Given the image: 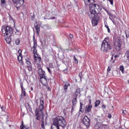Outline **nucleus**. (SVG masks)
Segmentation results:
<instances>
[{
    "instance_id": "obj_8",
    "label": "nucleus",
    "mask_w": 129,
    "mask_h": 129,
    "mask_svg": "<svg viewBox=\"0 0 129 129\" xmlns=\"http://www.w3.org/2000/svg\"><path fill=\"white\" fill-rule=\"evenodd\" d=\"M114 48L116 49V51L120 50L121 49V43H120V37H117L114 39L113 41Z\"/></svg>"
},
{
    "instance_id": "obj_2",
    "label": "nucleus",
    "mask_w": 129,
    "mask_h": 129,
    "mask_svg": "<svg viewBox=\"0 0 129 129\" xmlns=\"http://www.w3.org/2000/svg\"><path fill=\"white\" fill-rule=\"evenodd\" d=\"M37 41L35 39V37H33V46L31 48L32 49H33V53L34 56V61L35 63L37 64V65H39L41 63V61L42 58L41 56H39L37 53Z\"/></svg>"
},
{
    "instance_id": "obj_39",
    "label": "nucleus",
    "mask_w": 129,
    "mask_h": 129,
    "mask_svg": "<svg viewBox=\"0 0 129 129\" xmlns=\"http://www.w3.org/2000/svg\"><path fill=\"white\" fill-rule=\"evenodd\" d=\"M46 69H47V71H48L49 73H50V74H51V70L50 69V68L49 67H47Z\"/></svg>"
},
{
    "instance_id": "obj_10",
    "label": "nucleus",
    "mask_w": 129,
    "mask_h": 129,
    "mask_svg": "<svg viewBox=\"0 0 129 129\" xmlns=\"http://www.w3.org/2000/svg\"><path fill=\"white\" fill-rule=\"evenodd\" d=\"M83 122L86 126H89L90 124V120L87 116H85L83 118Z\"/></svg>"
},
{
    "instance_id": "obj_4",
    "label": "nucleus",
    "mask_w": 129,
    "mask_h": 129,
    "mask_svg": "<svg viewBox=\"0 0 129 129\" xmlns=\"http://www.w3.org/2000/svg\"><path fill=\"white\" fill-rule=\"evenodd\" d=\"M101 49L103 52H107L109 50H111V45H110V42L108 39L105 38L103 41Z\"/></svg>"
},
{
    "instance_id": "obj_36",
    "label": "nucleus",
    "mask_w": 129,
    "mask_h": 129,
    "mask_svg": "<svg viewBox=\"0 0 129 129\" xmlns=\"http://www.w3.org/2000/svg\"><path fill=\"white\" fill-rule=\"evenodd\" d=\"M83 105V104H82L81 103H80V111H81V112H82V106Z\"/></svg>"
},
{
    "instance_id": "obj_6",
    "label": "nucleus",
    "mask_w": 129,
    "mask_h": 129,
    "mask_svg": "<svg viewBox=\"0 0 129 129\" xmlns=\"http://www.w3.org/2000/svg\"><path fill=\"white\" fill-rule=\"evenodd\" d=\"M88 15L90 19H92V25L93 27L97 26V25H98V23H99L100 20L98 14H91L88 13Z\"/></svg>"
},
{
    "instance_id": "obj_25",
    "label": "nucleus",
    "mask_w": 129,
    "mask_h": 129,
    "mask_svg": "<svg viewBox=\"0 0 129 129\" xmlns=\"http://www.w3.org/2000/svg\"><path fill=\"white\" fill-rule=\"evenodd\" d=\"M27 68H28V71L30 72L33 70V67H32V64L30 66H27Z\"/></svg>"
},
{
    "instance_id": "obj_47",
    "label": "nucleus",
    "mask_w": 129,
    "mask_h": 129,
    "mask_svg": "<svg viewBox=\"0 0 129 129\" xmlns=\"http://www.w3.org/2000/svg\"><path fill=\"white\" fill-rule=\"evenodd\" d=\"M47 89L49 91H51V88H50V87H47Z\"/></svg>"
},
{
    "instance_id": "obj_52",
    "label": "nucleus",
    "mask_w": 129,
    "mask_h": 129,
    "mask_svg": "<svg viewBox=\"0 0 129 129\" xmlns=\"http://www.w3.org/2000/svg\"><path fill=\"white\" fill-rule=\"evenodd\" d=\"M1 108L3 110L4 109V107H2Z\"/></svg>"
},
{
    "instance_id": "obj_46",
    "label": "nucleus",
    "mask_w": 129,
    "mask_h": 129,
    "mask_svg": "<svg viewBox=\"0 0 129 129\" xmlns=\"http://www.w3.org/2000/svg\"><path fill=\"white\" fill-rule=\"evenodd\" d=\"M70 37L71 38V39L73 38V35H72V34H70Z\"/></svg>"
},
{
    "instance_id": "obj_13",
    "label": "nucleus",
    "mask_w": 129,
    "mask_h": 129,
    "mask_svg": "<svg viewBox=\"0 0 129 129\" xmlns=\"http://www.w3.org/2000/svg\"><path fill=\"white\" fill-rule=\"evenodd\" d=\"M70 86V84L68 83V82H64V85L63 87V90L64 92H67V89H68V87Z\"/></svg>"
},
{
    "instance_id": "obj_7",
    "label": "nucleus",
    "mask_w": 129,
    "mask_h": 129,
    "mask_svg": "<svg viewBox=\"0 0 129 129\" xmlns=\"http://www.w3.org/2000/svg\"><path fill=\"white\" fill-rule=\"evenodd\" d=\"M2 32L4 36H8L11 37L14 33V29L12 27L8 26L6 27H3L2 29Z\"/></svg>"
},
{
    "instance_id": "obj_23",
    "label": "nucleus",
    "mask_w": 129,
    "mask_h": 129,
    "mask_svg": "<svg viewBox=\"0 0 129 129\" xmlns=\"http://www.w3.org/2000/svg\"><path fill=\"white\" fill-rule=\"evenodd\" d=\"M100 104V100H97L95 103V107H97Z\"/></svg>"
},
{
    "instance_id": "obj_31",
    "label": "nucleus",
    "mask_w": 129,
    "mask_h": 129,
    "mask_svg": "<svg viewBox=\"0 0 129 129\" xmlns=\"http://www.w3.org/2000/svg\"><path fill=\"white\" fill-rule=\"evenodd\" d=\"M74 59L75 60V62L76 64H78V60L77 59V58H76V57H75V55L74 56Z\"/></svg>"
},
{
    "instance_id": "obj_5",
    "label": "nucleus",
    "mask_w": 129,
    "mask_h": 129,
    "mask_svg": "<svg viewBox=\"0 0 129 129\" xmlns=\"http://www.w3.org/2000/svg\"><path fill=\"white\" fill-rule=\"evenodd\" d=\"M100 11H101L100 6L97 4H94L92 6H90V11H89L88 14L98 15Z\"/></svg>"
},
{
    "instance_id": "obj_34",
    "label": "nucleus",
    "mask_w": 129,
    "mask_h": 129,
    "mask_svg": "<svg viewBox=\"0 0 129 129\" xmlns=\"http://www.w3.org/2000/svg\"><path fill=\"white\" fill-rule=\"evenodd\" d=\"M15 43L16 45H19L20 44V39H18L15 41Z\"/></svg>"
},
{
    "instance_id": "obj_48",
    "label": "nucleus",
    "mask_w": 129,
    "mask_h": 129,
    "mask_svg": "<svg viewBox=\"0 0 129 129\" xmlns=\"http://www.w3.org/2000/svg\"><path fill=\"white\" fill-rule=\"evenodd\" d=\"M112 23L114 24V25H115V23H114V21H113V20H111Z\"/></svg>"
},
{
    "instance_id": "obj_30",
    "label": "nucleus",
    "mask_w": 129,
    "mask_h": 129,
    "mask_svg": "<svg viewBox=\"0 0 129 129\" xmlns=\"http://www.w3.org/2000/svg\"><path fill=\"white\" fill-rule=\"evenodd\" d=\"M95 129H101V128H100V126H99L98 124H96L95 125Z\"/></svg>"
},
{
    "instance_id": "obj_40",
    "label": "nucleus",
    "mask_w": 129,
    "mask_h": 129,
    "mask_svg": "<svg viewBox=\"0 0 129 129\" xmlns=\"http://www.w3.org/2000/svg\"><path fill=\"white\" fill-rule=\"evenodd\" d=\"M20 63H21V65H24V61L22 60V58H20Z\"/></svg>"
},
{
    "instance_id": "obj_35",
    "label": "nucleus",
    "mask_w": 129,
    "mask_h": 129,
    "mask_svg": "<svg viewBox=\"0 0 129 129\" xmlns=\"http://www.w3.org/2000/svg\"><path fill=\"white\" fill-rule=\"evenodd\" d=\"M79 76L80 78V80L81 81L82 79V73H80L79 74Z\"/></svg>"
},
{
    "instance_id": "obj_24",
    "label": "nucleus",
    "mask_w": 129,
    "mask_h": 129,
    "mask_svg": "<svg viewBox=\"0 0 129 129\" xmlns=\"http://www.w3.org/2000/svg\"><path fill=\"white\" fill-rule=\"evenodd\" d=\"M21 129H30L29 127H26V126L24 125V122L22 121V125L20 126Z\"/></svg>"
},
{
    "instance_id": "obj_14",
    "label": "nucleus",
    "mask_w": 129,
    "mask_h": 129,
    "mask_svg": "<svg viewBox=\"0 0 129 129\" xmlns=\"http://www.w3.org/2000/svg\"><path fill=\"white\" fill-rule=\"evenodd\" d=\"M85 6H91V4H92V2H93V0H84Z\"/></svg>"
},
{
    "instance_id": "obj_49",
    "label": "nucleus",
    "mask_w": 129,
    "mask_h": 129,
    "mask_svg": "<svg viewBox=\"0 0 129 129\" xmlns=\"http://www.w3.org/2000/svg\"><path fill=\"white\" fill-rule=\"evenodd\" d=\"M89 101L90 104H91V99H89Z\"/></svg>"
},
{
    "instance_id": "obj_18",
    "label": "nucleus",
    "mask_w": 129,
    "mask_h": 129,
    "mask_svg": "<svg viewBox=\"0 0 129 129\" xmlns=\"http://www.w3.org/2000/svg\"><path fill=\"white\" fill-rule=\"evenodd\" d=\"M18 53H19V56L18 57V59L19 60V61H20V58H21V59H23V55H22V50L21 49H19L18 50Z\"/></svg>"
},
{
    "instance_id": "obj_15",
    "label": "nucleus",
    "mask_w": 129,
    "mask_h": 129,
    "mask_svg": "<svg viewBox=\"0 0 129 129\" xmlns=\"http://www.w3.org/2000/svg\"><path fill=\"white\" fill-rule=\"evenodd\" d=\"M5 39L6 41L8 44H10L12 41V39L11 38V36H8V35H4Z\"/></svg>"
},
{
    "instance_id": "obj_41",
    "label": "nucleus",
    "mask_w": 129,
    "mask_h": 129,
    "mask_svg": "<svg viewBox=\"0 0 129 129\" xmlns=\"http://www.w3.org/2000/svg\"><path fill=\"white\" fill-rule=\"evenodd\" d=\"M122 114H123L124 115L126 114V110H123L122 111Z\"/></svg>"
},
{
    "instance_id": "obj_51",
    "label": "nucleus",
    "mask_w": 129,
    "mask_h": 129,
    "mask_svg": "<svg viewBox=\"0 0 129 129\" xmlns=\"http://www.w3.org/2000/svg\"><path fill=\"white\" fill-rule=\"evenodd\" d=\"M31 89L32 91H33V87H31Z\"/></svg>"
},
{
    "instance_id": "obj_53",
    "label": "nucleus",
    "mask_w": 129,
    "mask_h": 129,
    "mask_svg": "<svg viewBox=\"0 0 129 129\" xmlns=\"http://www.w3.org/2000/svg\"><path fill=\"white\" fill-rule=\"evenodd\" d=\"M55 19V17H52V18H51V19Z\"/></svg>"
},
{
    "instance_id": "obj_29",
    "label": "nucleus",
    "mask_w": 129,
    "mask_h": 129,
    "mask_svg": "<svg viewBox=\"0 0 129 129\" xmlns=\"http://www.w3.org/2000/svg\"><path fill=\"white\" fill-rule=\"evenodd\" d=\"M111 71V67L109 66L107 70V74H108L109 73V72H110Z\"/></svg>"
},
{
    "instance_id": "obj_27",
    "label": "nucleus",
    "mask_w": 129,
    "mask_h": 129,
    "mask_svg": "<svg viewBox=\"0 0 129 129\" xmlns=\"http://www.w3.org/2000/svg\"><path fill=\"white\" fill-rule=\"evenodd\" d=\"M41 129H45V124L44 123V121L43 120L42 121Z\"/></svg>"
},
{
    "instance_id": "obj_33",
    "label": "nucleus",
    "mask_w": 129,
    "mask_h": 129,
    "mask_svg": "<svg viewBox=\"0 0 129 129\" xmlns=\"http://www.w3.org/2000/svg\"><path fill=\"white\" fill-rule=\"evenodd\" d=\"M105 27L107 29L108 32L110 33V29H109V27H108V26L105 25Z\"/></svg>"
},
{
    "instance_id": "obj_20",
    "label": "nucleus",
    "mask_w": 129,
    "mask_h": 129,
    "mask_svg": "<svg viewBox=\"0 0 129 129\" xmlns=\"http://www.w3.org/2000/svg\"><path fill=\"white\" fill-rule=\"evenodd\" d=\"M21 98H23V96H26V91L25 89H22V93L21 94Z\"/></svg>"
},
{
    "instance_id": "obj_9",
    "label": "nucleus",
    "mask_w": 129,
    "mask_h": 129,
    "mask_svg": "<svg viewBox=\"0 0 129 129\" xmlns=\"http://www.w3.org/2000/svg\"><path fill=\"white\" fill-rule=\"evenodd\" d=\"M13 3L15 4L16 6H18V8L22 7L24 4H25V1L24 0H12Z\"/></svg>"
},
{
    "instance_id": "obj_21",
    "label": "nucleus",
    "mask_w": 129,
    "mask_h": 129,
    "mask_svg": "<svg viewBox=\"0 0 129 129\" xmlns=\"http://www.w3.org/2000/svg\"><path fill=\"white\" fill-rule=\"evenodd\" d=\"M108 16L111 21H112V19H115V18H116V16H115V15H114L111 13H110V14Z\"/></svg>"
},
{
    "instance_id": "obj_54",
    "label": "nucleus",
    "mask_w": 129,
    "mask_h": 129,
    "mask_svg": "<svg viewBox=\"0 0 129 129\" xmlns=\"http://www.w3.org/2000/svg\"><path fill=\"white\" fill-rule=\"evenodd\" d=\"M126 37H127V35H126Z\"/></svg>"
},
{
    "instance_id": "obj_3",
    "label": "nucleus",
    "mask_w": 129,
    "mask_h": 129,
    "mask_svg": "<svg viewBox=\"0 0 129 129\" xmlns=\"http://www.w3.org/2000/svg\"><path fill=\"white\" fill-rule=\"evenodd\" d=\"M44 100H40V105L39 106V109L36 108L35 110V116L36 117V119L37 120H40L41 114H43V110H44Z\"/></svg>"
},
{
    "instance_id": "obj_43",
    "label": "nucleus",
    "mask_w": 129,
    "mask_h": 129,
    "mask_svg": "<svg viewBox=\"0 0 129 129\" xmlns=\"http://www.w3.org/2000/svg\"><path fill=\"white\" fill-rule=\"evenodd\" d=\"M76 93H80V90L77 89Z\"/></svg>"
},
{
    "instance_id": "obj_1",
    "label": "nucleus",
    "mask_w": 129,
    "mask_h": 129,
    "mask_svg": "<svg viewBox=\"0 0 129 129\" xmlns=\"http://www.w3.org/2000/svg\"><path fill=\"white\" fill-rule=\"evenodd\" d=\"M67 122L63 116H57L53 119L51 129H63L66 127Z\"/></svg>"
},
{
    "instance_id": "obj_45",
    "label": "nucleus",
    "mask_w": 129,
    "mask_h": 129,
    "mask_svg": "<svg viewBox=\"0 0 129 129\" xmlns=\"http://www.w3.org/2000/svg\"><path fill=\"white\" fill-rule=\"evenodd\" d=\"M108 118H111V114H108Z\"/></svg>"
},
{
    "instance_id": "obj_12",
    "label": "nucleus",
    "mask_w": 129,
    "mask_h": 129,
    "mask_svg": "<svg viewBox=\"0 0 129 129\" xmlns=\"http://www.w3.org/2000/svg\"><path fill=\"white\" fill-rule=\"evenodd\" d=\"M38 74L40 76V77H45V71H44L42 69L40 68L38 70Z\"/></svg>"
},
{
    "instance_id": "obj_11",
    "label": "nucleus",
    "mask_w": 129,
    "mask_h": 129,
    "mask_svg": "<svg viewBox=\"0 0 129 129\" xmlns=\"http://www.w3.org/2000/svg\"><path fill=\"white\" fill-rule=\"evenodd\" d=\"M40 81L42 85H46L47 83V77H41L40 78Z\"/></svg>"
},
{
    "instance_id": "obj_19",
    "label": "nucleus",
    "mask_w": 129,
    "mask_h": 129,
    "mask_svg": "<svg viewBox=\"0 0 129 129\" xmlns=\"http://www.w3.org/2000/svg\"><path fill=\"white\" fill-rule=\"evenodd\" d=\"M25 62H26V64H27L28 66L32 65V64L31 63V59L29 58H25Z\"/></svg>"
},
{
    "instance_id": "obj_37",
    "label": "nucleus",
    "mask_w": 129,
    "mask_h": 129,
    "mask_svg": "<svg viewBox=\"0 0 129 129\" xmlns=\"http://www.w3.org/2000/svg\"><path fill=\"white\" fill-rule=\"evenodd\" d=\"M20 86H21V89H25L23 86V82H20Z\"/></svg>"
},
{
    "instance_id": "obj_44",
    "label": "nucleus",
    "mask_w": 129,
    "mask_h": 129,
    "mask_svg": "<svg viewBox=\"0 0 129 129\" xmlns=\"http://www.w3.org/2000/svg\"><path fill=\"white\" fill-rule=\"evenodd\" d=\"M19 33H20V31H19V30L16 29V31L15 32V34H17V35H18L19 34Z\"/></svg>"
},
{
    "instance_id": "obj_38",
    "label": "nucleus",
    "mask_w": 129,
    "mask_h": 129,
    "mask_svg": "<svg viewBox=\"0 0 129 129\" xmlns=\"http://www.w3.org/2000/svg\"><path fill=\"white\" fill-rule=\"evenodd\" d=\"M1 4L2 5H5L6 4V0H1Z\"/></svg>"
},
{
    "instance_id": "obj_50",
    "label": "nucleus",
    "mask_w": 129,
    "mask_h": 129,
    "mask_svg": "<svg viewBox=\"0 0 129 129\" xmlns=\"http://www.w3.org/2000/svg\"><path fill=\"white\" fill-rule=\"evenodd\" d=\"M117 57H118V55H116L114 56L115 58H117Z\"/></svg>"
},
{
    "instance_id": "obj_28",
    "label": "nucleus",
    "mask_w": 129,
    "mask_h": 129,
    "mask_svg": "<svg viewBox=\"0 0 129 129\" xmlns=\"http://www.w3.org/2000/svg\"><path fill=\"white\" fill-rule=\"evenodd\" d=\"M103 127H104V129H108L109 128V126L108 124H104L103 125Z\"/></svg>"
},
{
    "instance_id": "obj_22",
    "label": "nucleus",
    "mask_w": 129,
    "mask_h": 129,
    "mask_svg": "<svg viewBox=\"0 0 129 129\" xmlns=\"http://www.w3.org/2000/svg\"><path fill=\"white\" fill-rule=\"evenodd\" d=\"M73 105H74V106H75V105H76V104H77V98H74L73 99Z\"/></svg>"
},
{
    "instance_id": "obj_42",
    "label": "nucleus",
    "mask_w": 129,
    "mask_h": 129,
    "mask_svg": "<svg viewBox=\"0 0 129 129\" xmlns=\"http://www.w3.org/2000/svg\"><path fill=\"white\" fill-rule=\"evenodd\" d=\"M104 10H105V12H106V13H107V14H108V15L110 14V13L108 12V10H107V9H105Z\"/></svg>"
},
{
    "instance_id": "obj_17",
    "label": "nucleus",
    "mask_w": 129,
    "mask_h": 129,
    "mask_svg": "<svg viewBox=\"0 0 129 129\" xmlns=\"http://www.w3.org/2000/svg\"><path fill=\"white\" fill-rule=\"evenodd\" d=\"M34 26L36 31V34H37V35H39L40 33V26H39V25L37 24H35Z\"/></svg>"
},
{
    "instance_id": "obj_32",
    "label": "nucleus",
    "mask_w": 129,
    "mask_h": 129,
    "mask_svg": "<svg viewBox=\"0 0 129 129\" xmlns=\"http://www.w3.org/2000/svg\"><path fill=\"white\" fill-rule=\"evenodd\" d=\"M114 60L115 59H113V55H112L111 58V60H110L111 63H114V62H115V61Z\"/></svg>"
},
{
    "instance_id": "obj_16",
    "label": "nucleus",
    "mask_w": 129,
    "mask_h": 129,
    "mask_svg": "<svg viewBox=\"0 0 129 129\" xmlns=\"http://www.w3.org/2000/svg\"><path fill=\"white\" fill-rule=\"evenodd\" d=\"M91 109H92V105H89L87 106L85 108V112H90V111H91Z\"/></svg>"
},
{
    "instance_id": "obj_26",
    "label": "nucleus",
    "mask_w": 129,
    "mask_h": 129,
    "mask_svg": "<svg viewBox=\"0 0 129 129\" xmlns=\"http://www.w3.org/2000/svg\"><path fill=\"white\" fill-rule=\"evenodd\" d=\"M119 69L121 71L122 73H124V68H123V66H120Z\"/></svg>"
}]
</instances>
